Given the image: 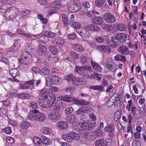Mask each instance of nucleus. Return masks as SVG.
I'll list each match as a JSON object with an SVG mask.
<instances>
[{
  "label": "nucleus",
  "instance_id": "1",
  "mask_svg": "<svg viewBox=\"0 0 146 146\" xmlns=\"http://www.w3.org/2000/svg\"><path fill=\"white\" fill-rule=\"evenodd\" d=\"M16 8L10 7L5 11V17L9 20L13 19L16 17L17 12Z\"/></svg>",
  "mask_w": 146,
  "mask_h": 146
},
{
  "label": "nucleus",
  "instance_id": "2",
  "mask_svg": "<svg viewBox=\"0 0 146 146\" xmlns=\"http://www.w3.org/2000/svg\"><path fill=\"white\" fill-rule=\"evenodd\" d=\"M62 139L68 142H71L73 140H77L79 139L78 135L74 132L68 133V134L63 135Z\"/></svg>",
  "mask_w": 146,
  "mask_h": 146
},
{
  "label": "nucleus",
  "instance_id": "3",
  "mask_svg": "<svg viewBox=\"0 0 146 146\" xmlns=\"http://www.w3.org/2000/svg\"><path fill=\"white\" fill-rule=\"evenodd\" d=\"M113 60L111 58H108L106 61V64H105L106 65L105 66L106 68L105 69L104 71L105 72H107L108 70L107 69V68L109 69V70L112 72H114L116 70V68L115 67V65H114L113 64Z\"/></svg>",
  "mask_w": 146,
  "mask_h": 146
},
{
  "label": "nucleus",
  "instance_id": "4",
  "mask_svg": "<svg viewBox=\"0 0 146 146\" xmlns=\"http://www.w3.org/2000/svg\"><path fill=\"white\" fill-rule=\"evenodd\" d=\"M30 119L32 121H43L45 120L46 117L44 113H40L36 115L33 113L30 115Z\"/></svg>",
  "mask_w": 146,
  "mask_h": 146
},
{
  "label": "nucleus",
  "instance_id": "5",
  "mask_svg": "<svg viewBox=\"0 0 146 146\" xmlns=\"http://www.w3.org/2000/svg\"><path fill=\"white\" fill-rule=\"evenodd\" d=\"M67 8L68 11L70 12H76L80 9L81 7L79 4L75 3L68 4Z\"/></svg>",
  "mask_w": 146,
  "mask_h": 146
},
{
  "label": "nucleus",
  "instance_id": "6",
  "mask_svg": "<svg viewBox=\"0 0 146 146\" xmlns=\"http://www.w3.org/2000/svg\"><path fill=\"white\" fill-rule=\"evenodd\" d=\"M40 94L42 96L44 95V100H47L51 99L54 101L56 100L55 95L52 93H48V90L46 89H44L42 90L40 92Z\"/></svg>",
  "mask_w": 146,
  "mask_h": 146
},
{
  "label": "nucleus",
  "instance_id": "7",
  "mask_svg": "<svg viewBox=\"0 0 146 146\" xmlns=\"http://www.w3.org/2000/svg\"><path fill=\"white\" fill-rule=\"evenodd\" d=\"M96 124V123L93 122V121L90 122L88 121L81 123V126L83 129L89 130L91 129L93 127H95Z\"/></svg>",
  "mask_w": 146,
  "mask_h": 146
},
{
  "label": "nucleus",
  "instance_id": "8",
  "mask_svg": "<svg viewBox=\"0 0 146 146\" xmlns=\"http://www.w3.org/2000/svg\"><path fill=\"white\" fill-rule=\"evenodd\" d=\"M77 32L83 38H89L90 35L89 32L87 28H85L82 27L79 29Z\"/></svg>",
  "mask_w": 146,
  "mask_h": 146
},
{
  "label": "nucleus",
  "instance_id": "9",
  "mask_svg": "<svg viewBox=\"0 0 146 146\" xmlns=\"http://www.w3.org/2000/svg\"><path fill=\"white\" fill-rule=\"evenodd\" d=\"M103 17L105 21L109 23H113L115 21V16L112 13H105Z\"/></svg>",
  "mask_w": 146,
  "mask_h": 146
},
{
  "label": "nucleus",
  "instance_id": "10",
  "mask_svg": "<svg viewBox=\"0 0 146 146\" xmlns=\"http://www.w3.org/2000/svg\"><path fill=\"white\" fill-rule=\"evenodd\" d=\"M48 118L51 120L56 121L59 120L61 118V115L57 111L50 112L48 115Z\"/></svg>",
  "mask_w": 146,
  "mask_h": 146
},
{
  "label": "nucleus",
  "instance_id": "11",
  "mask_svg": "<svg viewBox=\"0 0 146 146\" xmlns=\"http://www.w3.org/2000/svg\"><path fill=\"white\" fill-rule=\"evenodd\" d=\"M59 82L58 77L53 76L52 77H48L46 79V84L48 86H50V85L56 84Z\"/></svg>",
  "mask_w": 146,
  "mask_h": 146
},
{
  "label": "nucleus",
  "instance_id": "12",
  "mask_svg": "<svg viewBox=\"0 0 146 146\" xmlns=\"http://www.w3.org/2000/svg\"><path fill=\"white\" fill-rule=\"evenodd\" d=\"M25 54L26 56H25L24 58L21 59L19 61V62L27 64H29L31 63L32 61V59L30 54L27 52H25Z\"/></svg>",
  "mask_w": 146,
  "mask_h": 146
},
{
  "label": "nucleus",
  "instance_id": "13",
  "mask_svg": "<svg viewBox=\"0 0 146 146\" xmlns=\"http://www.w3.org/2000/svg\"><path fill=\"white\" fill-rule=\"evenodd\" d=\"M30 125V123L27 121H24L21 123L19 125V127L21 133L23 134L27 133L28 131V128Z\"/></svg>",
  "mask_w": 146,
  "mask_h": 146
},
{
  "label": "nucleus",
  "instance_id": "14",
  "mask_svg": "<svg viewBox=\"0 0 146 146\" xmlns=\"http://www.w3.org/2000/svg\"><path fill=\"white\" fill-rule=\"evenodd\" d=\"M72 82L75 86L80 85H85L86 83V81L84 79L74 77Z\"/></svg>",
  "mask_w": 146,
  "mask_h": 146
},
{
  "label": "nucleus",
  "instance_id": "15",
  "mask_svg": "<svg viewBox=\"0 0 146 146\" xmlns=\"http://www.w3.org/2000/svg\"><path fill=\"white\" fill-rule=\"evenodd\" d=\"M115 39L117 40V41L119 42L123 43L125 42L126 39L127 35L125 33H118L115 35L114 36Z\"/></svg>",
  "mask_w": 146,
  "mask_h": 146
},
{
  "label": "nucleus",
  "instance_id": "16",
  "mask_svg": "<svg viewBox=\"0 0 146 146\" xmlns=\"http://www.w3.org/2000/svg\"><path fill=\"white\" fill-rule=\"evenodd\" d=\"M54 101L51 99L47 100H43L40 106L44 108H48L52 106L53 104V102Z\"/></svg>",
  "mask_w": 146,
  "mask_h": 146
},
{
  "label": "nucleus",
  "instance_id": "17",
  "mask_svg": "<svg viewBox=\"0 0 146 146\" xmlns=\"http://www.w3.org/2000/svg\"><path fill=\"white\" fill-rule=\"evenodd\" d=\"M74 71L80 75H83V76L87 73V71L85 70L84 66H77L75 68Z\"/></svg>",
  "mask_w": 146,
  "mask_h": 146
},
{
  "label": "nucleus",
  "instance_id": "18",
  "mask_svg": "<svg viewBox=\"0 0 146 146\" xmlns=\"http://www.w3.org/2000/svg\"><path fill=\"white\" fill-rule=\"evenodd\" d=\"M86 27L89 31H92L97 32L100 30V28L99 27L94 24L87 25Z\"/></svg>",
  "mask_w": 146,
  "mask_h": 146
},
{
  "label": "nucleus",
  "instance_id": "19",
  "mask_svg": "<svg viewBox=\"0 0 146 146\" xmlns=\"http://www.w3.org/2000/svg\"><path fill=\"white\" fill-rule=\"evenodd\" d=\"M46 47L42 45H39L38 48V53L39 55L41 56L46 55Z\"/></svg>",
  "mask_w": 146,
  "mask_h": 146
},
{
  "label": "nucleus",
  "instance_id": "20",
  "mask_svg": "<svg viewBox=\"0 0 146 146\" xmlns=\"http://www.w3.org/2000/svg\"><path fill=\"white\" fill-rule=\"evenodd\" d=\"M97 49L103 52H107L109 53L110 52V48L108 46H99L97 47Z\"/></svg>",
  "mask_w": 146,
  "mask_h": 146
},
{
  "label": "nucleus",
  "instance_id": "21",
  "mask_svg": "<svg viewBox=\"0 0 146 146\" xmlns=\"http://www.w3.org/2000/svg\"><path fill=\"white\" fill-rule=\"evenodd\" d=\"M92 132L85 133L83 135V137L89 141H92L95 139Z\"/></svg>",
  "mask_w": 146,
  "mask_h": 146
},
{
  "label": "nucleus",
  "instance_id": "22",
  "mask_svg": "<svg viewBox=\"0 0 146 146\" xmlns=\"http://www.w3.org/2000/svg\"><path fill=\"white\" fill-rule=\"evenodd\" d=\"M17 96L19 98L23 100H27L30 97V95L27 93H22L20 94H17Z\"/></svg>",
  "mask_w": 146,
  "mask_h": 146
},
{
  "label": "nucleus",
  "instance_id": "23",
  "mask_svg": "<svg viewBox=\"0 0 146 146\" xmlns=\"http://www.w3.org/2000/svg\"><path fill=\"white\" fill-rule=\"evenodd\" d=\"M115 37L113 36L111 38L110 41L109 42L110 45L113 48H116L119 44L118 41H117Z\"/></svg>",
  "mask_w": 146,
  "mask_h": 146
},
{
  "label": "nucleus",
  "instance_id": "24",
  "mask_svg": "<svg viewBox=\"0 0 146 146\" xmlns=\"http://www.w3.org/2000/svg\"><path fill=\"white\" fill-rule=\"evenodd\" d=\"M76 117L74 114H72L67 116L66 117V120L69 123H72L76 121Z\"/></svg>",
  "mask_w": 146,
  "mask_h": 146
},
{
  "label": "nucleus",
  "instance_id": "25",
  "mask_svg": "<svg viewBox=\"0 0 146 146\" xmlns=\"http://www.w3.org/2000/svg\"><path fill=\"white\" fill-rule=\"evenodd\" d=\"M49 6L52 8L55 9H60L62 8L61 4L57 1H54L50 3Z\"/></svg>",
  "mask_w": 146,
  "mask_h": 146
},
{
  "label": "nucleus",
  "instance_id": "26",
  "mask_svg": "<svg viewBox=\"0 0 146 146\" xmlns=\"http://www.w3.org/2000/svg\"><path fill=\"white\" fill-rule=\"evenodd\" d=\"M119 52L123 55H127L129 54V51L128 48L125 46H122L119 48Z\"/></svg>",
  "mask_w": 146,
  "mask_h": 146
},
{
  "label": "nucleus",
  "instance_id": "27",
  "mask_svg": "<svg viewBox=\"0 0 146 146\" xmlns=\"http://www.w3.org/2000/svg\"><path fill=\"white\" fill-rule=\"evenodd\" d=\"M33 141L34 145L35 146H40L42 145V143L41 137V138H40L37 137H34L33 139Z\"/></svg>",
  "mask_w": 146,
  "mask_h": 146
},
{
  "label": "nucleus",
  "instance_id": "28",
  "mask_svg": "<svg viewBox=\"0 0 146 146\" xmlns=\"http://www.w3.org/2000/svg\"><path fill=\"white\" fill-rule=\"evenodd\" d=\"M93 23L98 25H101L104 22L103 18L101 17H95L93 19Z\"/></svg>",
  "mask_w": 146,
  "mask_h": 146
},
{
  "label": "nucleus",
  "instance_id": "29",
  "mask_svg": "<svg viewBox=\"0 0 146 146\" xmlns=\"http://www.w3.org/2000/svg\"><path fill=\"white\" fill-rule=\"evenodd\" d=\"M116 98L115 97L111 96L109 99L106 103L107 106L108 107L111 106L115 102Z\"/></svg>",
  "mask_w": 146,
  "mask_h": 146
},
{
  "label": "nucleus",
  "instance_id": "30",
  "mask_svg": "<svg viewBox=\"0 0 146 146\" xmlns=\"http://www.w3.org/2000/svg\"><path fill=\"white\" fill-rule=\"evenodd\" d=\"M57 127L60 129H66L67 128V124L64 121H59L57 123Z\"/></svg>",
  "mask_w": 146,
  "mask_h": 146
},
{
  "label": "nucleus",
  "instance_id": "31",
  "mask_svg": "<svg viewBox=\"0 0 146 146\" xmlns=\"http://www.w3.org/2000/svg\"><path fill=\"white\" fill-rule=\"evenodd\" d=\"M92 66L95 70L98 72H101L102 70V68L100 65L92 61L91 62Z\"/></svg>",
  "mask_w": 146,
  "mask_h": 146
},
{
  "label": "nucleus",
  "instance_id": "32",
  "mask_svg": "<svg viewBox=\"0 0 146 146\" xmlns=\"http://www.w3.org/2000/svg\"><path fill=\"white\" fill-rule=\"evenodd\" d=\"M72 47L75 50L78 52H81L84 50L82 46L81 45L78 44H73Z\"/></svg>",
  "mask_w": 146,
  "mask_h": 146
},
{
  "label": "nucleus",
  "instance_id": "33",
  "mask_svg": "<svg viewBox=\"0 0 146 146\" xmlns=\"http://www.w3.org/2000/svg\"><path fill=\"white\" fill-rule=\"evenodd\" d=\"M41 139L42 143L46 145H49L52 143L51 139L45 136H42Z\"/></svg>",
  "mask_w": 146,
  "mask_h": 146
},
{
  "label": "nucleus",
  "instance_id": "34",
  "mask_svg": "<svg viewBox=\"0 0 146 146\" xmlns=\"http://www.w3.org/2000/svg\"><path fill=\"white\" fill-rule=\"evenodd\" d=\"M10 74L14 78H15L19 75V73L18 70L16 68L13 69L11 70L9 72Z\"/></svg>",
  "mask_w": 146,
  "mask_h": 146
},
{
  "label": "nucleus",
  "instance_id": "35",
  "mask_svg": "<svg viewBox=\"0 0 146 146\" xmlns=\"http://www.w3.org/2000/svg\"><path fill=\"white\" fill-rule=\"evenodd\" d=\"M54 43L56 46H62L64 44V41L62 38H59L56 39L54 41Z\"/></svg>",
  "mask_w": 146,
  "mask_h": 146
},
{
  "label": "nucleus",
  "instance_id": "36",
  "mask_svg": "<svg viewBox=\"0 0 146 146\" xmlns=\"http://www.w3.org/2000/svg\"><path fill=\"white\" fill-rule=\"evenodd\" d=\"M62 99L67 102H71L73 100V98L71 95H65L64 96L62 97Z\"/></svg>",
  "mask_w": 146,
  "mask_h": 146
},
{
  "label": "nucleus",
  "instance_id": "37",
  "mask_svg": "<svg viewBox=\"0 0 146 146\" xmlns=\"http://www.w3.org/2000/svg\"><path fill=\"white\" fill-rule=\"evenodd\" d=\"M90 89L94 90H97L100 92H103L104 90L103 86H91L90 87Z\"/></svg>",
  "mask_w": 146,
  "mask_h": 146
},
{
  "label": "nucleus",
  "instance_id": "38",
  "mask_svg": "<svg viewBox=\"0 0 146 146\" xmlns=\"http://www.w3.org/2000/svg\"><path fill=\"white\" fill-rule=\"evenodd\" d=\"M42 131L45 134H50L52 133V131L51 128L46 127H42Z\"/></svg>",
  "mask_w": 146,
  "mask_h": 146
},
{
  "label": "nucleus",
  "instance_id": "39",
  "mask_svg": "<svg viewBox=\"0 0 146 146\" xmlns=\"http://www.w3.org/2000/svg\"><path fill=\"white\" fill-rule=\"evenodd\" d=\"M104 140L102 139H97L95 142V146H106Z\"/></svg>",
  "mask_w": 146,
  "mask_h": 146
},
{
  "label": "nucleus",
  "instance_id": "40",
  "mask_svg": "<svg viewBox=\"0 0 146 146\" xmlns=\"http://www.w3.org/2000/svg\"><path fill=\"white\" fill-rule=\"evenodd\" d=\"M104 129L106 132H112L114 130V126L113 124H111L106 127Z\"/></svg>",
  "mask_w": 146,
  "mask_h": 146
},
{
  "label": "nucleus",
  "instance_id": "41",
  "mask_svg": "<svg viewBox=\"0 0 146 146\" xmlns=\"http://www.w3.org/2000/svg\"><path fill=\"white\" fill-rule=\"evenodd\" d=\"M121 115V113L119 111H116L114 116V120L116 121H118L120 118Z\"/></svg>",
  "mask_w": 146,
  "mask_h": 146
},
{
  "label": "nucleus",
  "instance_id": "42",
  "mask_svg": "<svg viewBox=\"0 0 146 146\" xmlns=\"http://www.w3.org/2000/svg\"><path fill=\"white\" fill-rule=\"evenodd\" d=\"M14 139L11 137H8L6 140V144L9 146L12 145L14 143Z\"/></svg>",
  "mask_w": 146,
  "mask_h": 146
},
{
  "label": "nucleus",
  "instance_id": "43",
  "mask_svg": "<svg viewBox=\"0 0 146 146\" xmlns=\"http://www.w3.org/2000/svg\"><path fill=\"white\" fill-rule=\"evenodd\" d=\"M62 21L64 25L67 26L68 24V19L66 15L62 14L61 15Z\"/></svg>",
  "mask_w": 146,
  "mask_h": 146
},
{
  "label": "nucleus",
  "instance_id": "44",
  "mask_svg": "<svg viewBox=\"0 0 146 146\" xmlns=\"http://www.w3.org/2000/svg\"><path fill=\"white\" fill-rule=\"evenodd\" d=\"M93 135L96 137H101L102 135L101 130L100 129H96L94 131Z\"/></svg>",
  "mask_w": 146,
  "mask_h": 146
},
{
  "label": "nucleus",
  "instance_id": "45",
  "mask_svg": "<svg viewBox=\"0 0 146 146\" xmlns=\"http://www.w3.org/2000/svg\"><path fill=\"white\" fill-rule=\"evenodd\" d=\"M71 25L74 29H79L81 27V25L78 22H72L71 23Z\"/></svg>",
  "mask_w": 146,
  "mask_h": 146
},
{
  "label": "nucleus",
  "instance_id": "46",
  "mask_svg": "<svg viewBox=\"0 0 146 146\" xmlns=\"http://www.w3.org/2000/svg\"><path fill=\"white\" fill-rule=\"evenodd\" d=\"M74 77L72 74H69L64 76V78L68 81L72 82Z\"/></svg>",
  "mask_w": 146,
  "mask_h": 146
},
{
  "label": "nucleus",
  "instance_id": "47",
  "mask_svg": "<svg viewBox=\"0 0 146 146\" xmlns=\"http://www.w3.org/2000/svg\"><path fill=\"white\" fill-rule=\"evenodd\" d=\"M81 108L83 113H87V112L89 113L93 110L92 108L89 107L84 106Z\"/></svg>",
  "mask_w": 146,
  "mask_h": 146
},
{
  "label": "nucleus",
  "instance_id": "48",
  "mask_svg": "<svg viewBox=\"0 0 146 146\" xmlns=\"http://www.w3.org/2000/svg\"><path fill=\"white\" fill-rule=\"evenodd\" d=\"M41 73L43 74L44 75H48L50 74V71L46 68H44L41 69Z\"/></svg>",
  "mask_w": 146,
  "mask_h": 146
},
{
  "label": "nucleus",
  "instance_id": "49",
  "mask_svg": "<svg viewBox=\"0 0 146 146\" xmlns=\"http://www.w3.org/2000/svg\"><path fill=\"white\" fill-rule=\"evenodd\" d=\"M82 5L86 10H87L90 7L89 2L86 1H84L82 2Z\"/></svg>",
  "mask_w": 146,
  "mask_h": 146
},
{
  "label": "nucleus",
  "instance_id": "50",
  "mask_svg": "<svg viewBox=\"0 0 146 146\" xmlns=\"http://www.w3.org/2000/svg\"><path fill=\"white\" fill-rule=\"evenodd\" d=\"M104 3V0H97L95 1L96 5L98 7H102Z\"/></svg>",
  "mask_w": 146,
  "mask_h": 146
},
{
  "label": "nucleus",
  "instance_id": "51",
  "mask_svg": "<svg viewBox=\"0 0 146 146\" xmlns=\"http://www.w3.org/2000/svg\"><path fill=\"white\" fill-rule=\"evenodd\" d=\"M49 50L52 54L56 55L58 50L54 46H51L49 47Z\"/></svg>",
  "mask_w": 146,
  "mask_h": 146
},
{
  "label": "nucleus",
  "instance_id": "52",
  "mask_svg": "<svg viewBox=\"0 0 146 146\" xmlns=\"http://www.w3.org/2000/svg\"><path fill=\"white\" fill-rule=\"evenodd\" d=\"M52 108L54 111H59L60 109V107L57 103L53 104L52 105Z\"/></svg>",
  "mask_w": 146,
  "mask_h": 146
},
{
  "label": "nucleus",
  "instance_id": "53",
  "mask_svg": "<svg viewBox=\"0 0 146 146\" xmlns=\"http://www.w3.org/2000/svg\"><path fill=\"white\" fill-rule=\"evenodd\" d=\"M46 37H48L51 38L54 37L55 36V33L51 32H48L46 33Z\"/></svg>",
  "mask_w": 146,
  "mask_h": 146
},
{
  "label": "nucleus",
  "instance_id": "54",
  "mask_svg": "<svg viewBox=\"0 0 146 146\" xmlns=\"http://www.w3.org/2000/svg\"><path fill=\"white\" fill-rule=\"evenodd\" d=\"M68 38L70 39H75L76 37V35L75 33H73L69 34L67 36Z\"/></svg>",
  "mask_w": 146,
  "mask_h": 146
},
{
  "label": "nucleus",
  "instance_id": "55",
  "mask_svg": "<svg viewBox=\"0 0 146 146\" xmlns=\"http://www.w3.org/2000/svg\"><path fill=\"white\" fill-rule=\"evenodd\" d=\"M73 111V108L72 107H70L66 108L65 110V112L66 113L68 114L72 112Z\"/></svg>",
  "mask_w": 146,
  "mask_h": 146
},
{
  "label": "nucleus",
  "instance_id": "56",
  "mask_svg": "<svg viewBox=\"0 0 146 146\" xmlns=\"http://www.w3.org/2000/svg\"><path fill=\"white\" fill-rule=\"evenodd\" d=\"M96 41L99 43H103L104 42V40L101 36H97L95 37Z\"/></svg>",
  "mask_w": 146,
  "mask_h": 146
},
{
  "label": "nucleus",
  "instance_id": "57",
  "mask_svg": "<svg viewBox=\"0 0 146 146\" xmlns=\"http://www.w3.org/2000/svg\"><path fill=\"white\" fill-rule=\"evenodd\" d=\"M119 27V31H124L125 30L126 27L125 25L122 24H120L118 25Z\"/></svg>",
  "mask_w": 146,
  "mask_h": 146
},
{
  "label": "nucleus",
  "instance_id": "58",
  "mask_svg": "<svg viewBox=\"0 0 146 146\" xmlns=\"http://www.w3.org/2000/svg\"><path fill=\"white\" fill-rule=\"evenodd\" d=\"M30 11L28 10H24L21 11V14L23 17H26L29 14Z\"/></svg>",
  "mask_w": 146,
  "mask_h": 146
},
{
  "label": "nucleus",
  "instance_id": "59",
  "mask_svg": "<svg viewBox=\"0 0 146 146\" xmlns=\"http://www.w3.org/2000/svg\"><path fill=\"white\" fill-rule=\"evenodd\" d=\"M30 87V85L29 84L26 83L21 84L20 86L21 89H27Z\"/></svg>",
  "mask_w": 146,
  "mask_h": 146
},
{
  "label": "nucleus",
  "instance_id": "60",
  "mask_svg": "<svg viewBox=\"0 0 146 146\" xmlns=\"http://www.w3.org/2000/svg\"><path fill=\"white\" fill-rule=\"evenodd\" d=\"M30 106L32 107L33 109H36L38 107V105L36 102H32L30 103Z\"/></svg>",
  "mask_w": 146,
  "mask_h": 146
},
{
  "label": "nucleus",
  "instance_id": "61",
  "mask_svg": "<svg viewBox=\"0 0 146 146\" xmlns=\"http://www.w3.org/2000/svg\"><path fill=\"white\" fill-rule=\"evenodd\" d=\"M79 119L83 121V122L88 121L87 117L83 114L80 117Z\"/></svg>",
  "mask_w": 146,
  "mask_h": 146
},
{
  "label": "nucleus",
  "instance_id": "62",
  "mask_svg": "<svg viewBox=\"0 0 146 146\" xmlns=\"http://www.w3.org/2000/svg\"><path fill=\"white\" fill-rule=\"evenodd\" d=\"M70 55L74 59H77L79 58V56L78 54L74 52H70Z\"/></svg>",
  "mask_w": 146,
  "mask_h": 146
},
{
  "label": "nucleus",
  "instance_id": "63",
  "mask_svg": "<svg viewBox=\"0 0 146 146\" xmlns=\"http://www.w3.org/2000/svg\"><path fill=\"white\" fill-rule=\"evenodd\" d=\"M131 110V113L133 114V116H136L137 115V110L135 106L132 107Z\"/></svg>",
  "mask_w": 146,
  "mask_h": 146
},
{
  "label": "nucleus",
  "instance_id": "64",
  "mask_svg": "<svg viewBox=\"0 0 146 146\" xmlns=\"http://www.w3.org/2000/svg\"><path fill=\"white\" fill-rule=\"evenodd\" d=\"M2 102L3 106L5 107L8 106L9 105L11 104L10 101L9 99L4 101Z\"/></svg>",
  "mask_w": 146,
  "mask_h": 146
}]
</instances>
